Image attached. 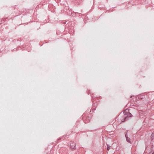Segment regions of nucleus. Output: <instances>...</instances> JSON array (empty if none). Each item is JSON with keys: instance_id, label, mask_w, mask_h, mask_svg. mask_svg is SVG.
I'll use <instances>...</instances> for the list:
<instances>
[{"instance_id": "39448f33", "label": "nucleus", "mask_w": 154, "mask_h": 154, "mask_svg": "<svg viewBox=\"0 0 154 154\" xmlns=\"http://www.w3.org/2000/svg\"><path fill=\"white\" fill-rule=\"evenodd\" d=\"M145 97V96L143 95H139L138 97L140 98L141 99H142Z\"/></svg>"}, {"instance_id": "f03ea898", "label": "nucleus", "mask_w": 154, "mask_h": 154, "mask_svg": "<svg viewBox=\"0 0 154 154\" xmlns=\"http://www.w3.org/2000/svg\"><path fill=\"white\" fill-rule=\"evenodd\" d=\"M75 146V143L73 142H72L70 144V148L72 150H74L76 149Z\"/></svg>"}, {"instance_id": "0eeeda50", "label": "nucleus", "mask_w": 154, "mask_h": 154, "mask_svg": "<svg viewBox=\"0 0 154 154\" xmlns=\"http://www.w3.org/2000/svg\"><path fill=\"white\" fill-rule=\"evenodd\" d=\"M61 138H58V139L57 140H60L61 139Z\"/></svg>"}, {"instance_id": "4468645a", "label": "nucleus", "mask_w": 154, "mask_h": 154, "mask_svg": "<svg viewBox=\"0 0 154 154\" xmlns=\"http://www.w3.org/2000/svg\"><path fill=\"white\" fill-rule=\"evenodd\" d=\"M64 137V136H63V137Z\"/></svg>"}, {"instance_id": "9d476101", "label": "nucleus", "mask_w": 154, "mask_h": 154, "mask_svg": "<svg viewBox=\"0 0 154 154\" xmlns=\"http://www.w3.org/2000/svg\"><path fill=\"white\" fill-rule=\"evenodd\" d=\"M152 153L154 154V151Z\"/></svg>"}, {"instance_id": "9b49d317", "label": "nucleus", "mask_w": 154, "mask_h": 154, "mask_svg": "<svg viewBox=\"0 0 154 154\" xmlns=\"http://www.w3.org/2000/svg\"><path fill=\"white\" fill-rule=\"evenodd\" d=\"M89 120H88V121L87 122H89Z\"/></svg>"}, {"instance_id": "423d86ee", "label": "nucleus", "mask_w": 154, "mask_h": 154, "mask_svg": "<svg viewBox=\"0 0 154 154\" xmlns=\"http://www.w3.org/2000/svg\"><path fill=\"white\" fill-rule=\"evenodd\" d=\"M110 147V146H109L108 145H107V150H109Z\"/></svg>"}, {"instance_id": "7ed1b4c3", "label": "nucleus", "mask_w": 154, "mask_h": 154, "mask_svg": "<svg viewBox=\"0 0 154 154\" xmlns=\"http://www.w3.org/2000/svg\"><path fill=\"white\" fill-rule=\"evenodd\" d=\"M128 116L127 114H125L123 117V119H122V122H124L128 120Z\"/></svg>"}, {"instance_id": "ddd939ff", "label": "nucleus", "mask_w": 154, "mask_h": 154, "mask_svg": "<svg viewBox=\"0 0 154 154\" xmlns=\"http://www.w3.org/2000/svg\"><path fill=\"white\" fill-rule=\"evenodd\" d=\"M130 115H131V114H130Z\"/></svg>"}, {"instance_id": "6e6552de", "label": "nucleus", "mask_w": 154, "mask_h": 154, "mask_svg": "<svg viewBox=\"0 0 154 154\" xmlns=\"http://www.w3.org/2000/svg\"><path fill=\"white\" fill-rule=\"evenodd\" d=\"M84 122H85V123H87V122L85 121V120H84Z\"/></svg>"}, {"instance_id": "f8f14e48", "label": "nucleus", "mask_w": 154, "mask_h": 154, "mask_svg": "<svg viewBox=\"0 0 154 154\" xmlns=\"http://www.w3.org/2000/svg\"><path fill=\"white\" fill-rule=\"evenodd\" d=\"M132 96H131V98L132 97Z\"/></svg>"}, {"instance_id": "f257e3e1", "label": "nucleus", "mask_w": 154, "mask_h": 154, "mask_svg": "<svg viewBox=\"0 0 154 154\" xmlns=\"http://www.w3.org/2000/svg\"><path fill=\"white\" fill-rule=\"evenodd\" d=\"M128 130H127L125 132V137L126 138V140L128 142V143H131V139L130 138H129L128 137L127 133H128Z\"/></svg>"}, {"instance_id": "20e7f679", "label": "nucleus", "mask_w": 154, "mask_h": 154, "mask_svg": "<svg viewBox=\"0 0 154 154\" xmlns=\"http://www.w3.org/2000/svg\"><path fill=\"white\" fill-rule=\"evenodd\" d=\"M151 138L152 141L154 138V133H152L151 136Z\"/></svg>"}, {"instance_id": "1a4fd4ad", "label": "nucleus", "mask_w": 154, "mask_h": 154, "mask_svg": "<svg viewBox=\"0 0 154 154\" xmlns=\"http://www.w3.org/2000/svg\"><path fill=\"white\" fill-rule=\"evenodd\" d=\"M93 97H92V101L93 102L94 101L93 100Z\"/></svg>"}]
</instances>
